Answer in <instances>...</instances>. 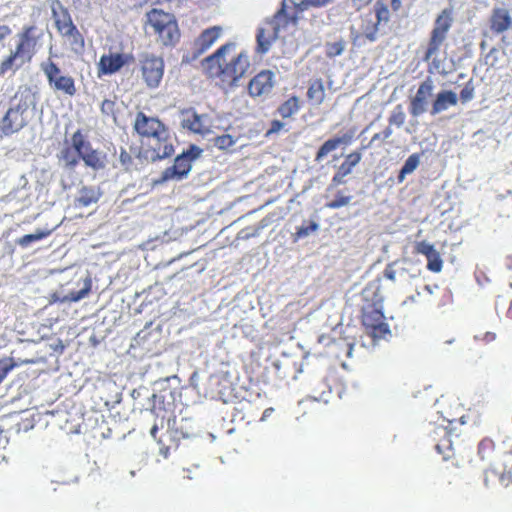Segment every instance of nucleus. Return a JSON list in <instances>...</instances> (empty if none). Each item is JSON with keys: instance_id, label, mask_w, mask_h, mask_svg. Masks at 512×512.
<instances>
[{"instance_id": "55", "label": "nucleus", "mask_w": 512, "mask_h": 512, "mask_svg": "<svg viewBox=\"0 0 512 512\" xmlns=\"http://www.w3.org/2000/svg\"><path fill=\"white\" fill-rule=\"evenodd\" d=\"M11 30L8 26H0V41H2L6 36L10 34Z\"/></svg>"}, {"instance_id": "4", "label": "nucleus", "mask_w": 512, "mask_h": 512, "mask_svg": "<svg viewBox=\"0 0 512 512\" xmlns=\"http://www.w3.org/2000/svg\"><path fill=\"white\" fill-rule=\"evenodd\" d=\"M32 103L29 91L18 92L11 100V105L0 122V131L9 136L21 130L27 123L25 113Z\"/></svg>"}, {"instance_id": "43", "label": "nucleus", "mask_w": 512, "mask_h": 512, "mask_svg": "<svg viewBox=\"0 0 512 512\" xmlns=\"http://www.w3.org/2000/svg\"><path fill=\"white\" fill-rule=\"evenodd\" d=\"M64 38L69 42L72 49L75 51L81 49L84 45V40L77 28H75V34L73 33L71 35H66Z\"/></svg>"}, {"instance_id": "13", "label": "nucleus", "mask_w": 512, "mask_h": 512, "mask_svg": "<svg viewBox=\"0 0 512 512\" xmlns=\"http://www.w3.org/2000/svg\"><path fill=\"white\" fill-rule=\"evenodd\" d=\"M179 123L185 130L195 134H206L209 132V120L205 115L196 113L193 109L179 111Z\"/></svg>"}, {"instance_id": "44", "label": "nucleus", "mask_w": 512, "mask_h": 512, "mask_svg": "<svg viewBox=\"0 0 512 512\" xmlns=\"http://www.w3.org/2000/svg\"><path fill=\"white\" fill-rule=\"evenodd\" d=\"M474 97V86L469 81L466 83V85L463 87V89L460 91V100L462 103H467L471 101Z\"/></svg>"}, {"instance_id": "47", "label": "nucleus", "mask_w": 512, "mask_h": 512, "mask_svg": "<svg viewBox=\"0 0 512 512\" xmlns=\"http://www.w3.org/2000/svg\"><path fill=\"white\" fill-rule=\"evenodd\" d=\"M284 127L285 124L282 121L274 119L270 122V127L266 131L265 136L269 137L271 135L278 134L280 131L284 129Z\"/></svg>"}, {"instance_id": "14", "label": "nucleus", "mask_w": 512, "mask_h": 512, "mask_svg": "<svg viewBox=\"0 0 512 512\" xmlns=\"http://www.w3.org/2000/svg\"><path fill=\"white\" fill-rule=\"evenodd\" d=\"M433 89V80L429 77L419 85L415 96L410 101L409 112L412 116L417 117L425 112L427 100L432 95Z\"/></svg>"}, {"instance_id": "6", "label": "nucleus", "mask_w": 512, "mask_h": 512, "mask_svg": "<svg viewBox=\"0 0 512 512\" xmlns=\"http://www.w3.org/2000/svg\"><path fill=\"white\" fill-rule=\"evenodd\" d=\"M390 19L391 12L388 5L383 0L376 1L373 10L360 17L359 30L356 38L362 37L370 42L376 41L380 28L387 25Z\"/></svg>"}, {"instance_id": "10", "label": "nucleus", "mask_w": 512, "mask_h": 512, "mask_svg": "<svg viewBox=\"0 0 512 512\" xmlns=\"http://www.w3.org/2000/svg\"><path fill=\"white\" fill-rule=\"evenodd\" d=\"M40 68L52 89L71 97L76 94L74 79L71 76L61 74L59 67L53 61L48 59L42 62Z\"/></svg>"}, {"instance_id": "11", "label": "nucleus", "mask_w": 512, "mask_h": 512, "mask_svg": "<svg viewBox=\"0 0 512 512\" xmlns=\"http://www.w3.org/2000/svg\"><path fill=\"white\" fill-rule=\"evenodd\" d=\"M275 85V73L272 70L263 69L250 79L247 92L252 98H266L272 93Z\"/></svg>"}, {"instance_id": "35", "label": "nucleus", "mask_w": 512, "mask_h": 512, "mask_svg": "<svg viewBox=\"0 0 512 512\" xmlns=\"http://www.w3.org/2000/svg\"><path fill=\"white\" fill-rule=\"evenodd\" d=\"M362 155L358 151H353L349 153L345 160L341 163V165L338 167L340 170L343 171V173L350 174L353 170V168L359 164L361 161Z\"/></svg>"}, {"instance_id": "50", "label": "nucleus", "mask_w": 512, "mask_h": 512, "mask_svg": "<svg viewBox=\"0 0 512 512\" xmlns=\"http://www.w3.org/2000/svg\"><path fill=\"white\" fill-rule=\"evenodd\" d=\"M347 175H348V174L343 173V171H342V170H340V169L338 168L337 172L334 174V176H333V178H332L331 184H332L333 186H338V185H340V184L345 183L344 178H345Z\"/></svg>"}, {"instance_id": "1", "label": "nucleus", "mask_w": 512, "mask_h": 512, "mask_svg": "<svg viewBox=\"0 0 512 512\" xmlns=\"http://www.w3.org/2000/svg\"><path fill=\"white\" fill-rule=\"evenodd\" d=\"M253 327H247L246 333L252 337L253 340L259 341L260 347L251 354V357L246 364V371L249 378L256 384L277 386L281 381L294 377L295 371L283 370V365L279 361H273L263 364L260 360L262 358V350L265 346L275 345V327L268 326L266 323L260 325L254 332Z\"/></svg>"}, {"instance_id": "57", "label": "nucleus", "mask_w": 512, "mask_h": 512, "mask_svg": "<svg viewBox=\"0 0 512 512\" xmlns=\"http://www.w3.org/2000/svg\"><path fill=\"white\" fill-rule=\"evenodd\" d=\"M384 275L387 279H389L391 281H395V279H396V273L392 269H386L384 272Z\"/></svg>"}, {"instance_id": "21", "label": "nucleus", "mask_w": 512, "mask_h": 512, "mask_svg": "<svg viewBox=\"0 0 512 512\" xmlns=\"http://www.w3.org/2000/svg\"><path fill=\"white\" fill-rule=\"evenodd\" d=\"M433 433L434 440H436V437L441 438L440 441L436 443L435 448L439 454L443 455V460H454L455 453L448 430L445 427L437 426L434 428Z\"/></svg>"}, {"instance_id": "32", "label": "nucleus", "mask_w": 512, "mask_h": 512, "mask_svg": "<svg viewBox=\"0 0 512 512\" xmlns=\"http://www.w3.org/2000/svg\"><path fill=\"white\" fill-rule=\"evenodd\" d=\"M420 163V155L418 153L411 154L405 161L403 167L397 176V182L400 184L405 180L406 175L416 170Z\"/></svg>"}, {"instance_id": "38", "label": "nucleus", "mask_w": 512, "mask_h": 512, "mask_svg": "<svg viewBox=\"0 0 512 512\" xmlns=\"http://www.w3.org/2000/svg\"><path fill=\"white\" fill-rule=\"evenodd\" d=\"M426 258L428 270L435 273H438L442 270L443 261L441 259L439 252L436 249L431 254H428Z\"/></svg>"}, {"instance_id": "53", "label": "nucleus", "mask_w": 512, "mask_h": 512, "mask_svg": "<svg viewBox=\"0 0 512 512\" xmlns=\"http://www.w3.org/2000/svg\"><path fill=\"white\" fill-rule=\"evenodd\" d=\"M372 2V0H352L353 6L357 9H361L363 7H366Z\"/></svg>"}, {"instance_id": "30", "label": "nucleus", "mask_w": 512, "mask_h": 512, "mask_svg": "<svg viewBox=\"0 0 512 512\" xmlns=\"http://www.w3.org/2000/svg\"><path fill=\"white\" fill-rule=\"evenodd\" d=\"M91 290V281L89 279L84 280L83 287L78 292H70L68 295L60 298L56 294L52 296V302H77L85 298Z\"/></svg>"}, {"instance_id": "24", "label": "nucleus", "mask_w": 512, "mask_h": 512, "mask_svg": "<svg viewBox=\"0 0 512 512\" xmlns=\"http://www.w3.org/2000/svg\"><path fill=\"white\" fill-rule=\"evenodd\" d=\"M458 103V97L452 90H444L437 94L432 104L431 114L435 115Z\"/></svg>"}, {"instance_id": "49", "label": "nucleus", "mask_w": 512, "mask_h": 512, "mask_svg": "<svg viewBox=\"0 0 512 512\" xmlns=\"http://www.w3.org/2000/svg\"><path fill=\"white\" fill-rule=\"evenodd\" d=\"M475 339L477 341L488 344L490 342H493L496 339V334L494 332H484L479 335H476Z\"/></svg>"}, {"instance_id": "45", "label": "nucleus", "mask_w": 512, "mask_h": 512, "mask_svg": "<svg viewBox=\"0 0 512 512\" xmlns=\"http://www.w3.org/2000/svg\"><path fill=\"white\" fill-rule=\"evenodd\" d=\"M435 250L433 244L428 243L427 241H419L415 244V252L418 254H422L425 257L428 254H431Z\"/></svg>"}, {"instance_id": "31", "label": "nucleus", "mask_w": 512, "mask_h": 512, "mask_svg": "<svg viewBox=\"0 0 512 512\" xmlns=\"http://www.w3.org/2000/svg\"><path fill=\"white\" fill-rule=\"evenodd\" d=\"M100 198V192L95 187H82L79 191L77 202L79 205L87 207L96 203Z\"/></svg>"}, {"instance_id": "23", "label": "nucleus", "mask_w": 512, "mask_h": 512, "mask_svg": "<svg viewBox=\"0 0 512 512\" xmlns=\"http://www.w3.org/2000/svg\"><path fill=\"white\" fill-rule=\"evenodd\" d=\"M302 104L299 96L291 95L279 104L276 112L282 119H291L301 110Z\"/></svg>"}, {"instance_id": "48", "label": "nucleus", "mask_w": 512, "mask_h": 512, "mask_svg": "<svg viewBox=\"0 0 512 512\" xmlns=\"http://www.w3.org/2000/svg\"><path fill=\"white\" fill-rule=\"evenodd\" d=\"M496 474H497L496 470L492 469V468H488L484 471L483 482H484L485 487L489 488L494 483Z\"/></svg>"}, {"instance_id": "37", "label": "nucleus", "mask_w": 512, "mask_h": 512, "mask_svg": "<svg viewBox=\"0 0 512 512\" xmlns=\"http://www.w3.org/2000/svg\"><path fill=\"white\" fill-rule=\"evenodd\" d=\"M72 149L75 150L79 155L91 147V145L85 141L81 131H76L71 138Z\"/></svg>"}, {"instance_id": "54", "label": "nucleus", "mask_w": 512, "mask_h": 512, "mask_svg": "<svg viewBox=\"0 0 512 512\" xmlns=\"http://www.w3.org/2000/svg\"><path fill=\"white\" fill-rule=\"evenodd\" d=\"M393 133V130L392 128L389 126H387L382 132H381V135H382V141H385L387 140Z\"/></svg>"}, {"instance_id": "41", "label": "nucleus", "mask_w": 512, "mask_h": 512, "mask_svg": "<svg viewBox=\"0 0 512 512\" xmlns=\"http://www.w3.org/2000/svg\"><path fill=\"white\" fill-rule=\"evenodd\" d=\"M405 119L406 115L403 111V107L399 104L393 109L388 121L390 125H396L400 127L404 124Z\"/></svg>"}, {"instance_id": "56", "label": "nucleus", "mask_w": 512, "mask_h": 512, "mask_svg": "<svg viewBox=\"0 0 512 512\" xmlns=\"http://www.w3.org/2000/svg\"><path fill=\"white\" fill-rule=\"evenodd\" d=\"M391 9L394 12H397L400 10L402 6L401 0H390Z\"/></svg>"}, {"instance_id": "17", "label": "nucleus", "mask_w": 512, "mask_h": 512, "mask_svg": "<svg viewBox=\"0 0 512 512\" xmlns=\"http://www.w3.org/2000/svg\"><path fill=\"white\" fill-rule=\"evenodd\" d=\"M489 28L492 33L499 35L512 28V16L507 8L495 7L489 17Z\"/></svg>"}, {"instance_id": "5", "label": "nucleus", "mask_w": 512, "mask_h": 512, "mask_svg": "<svg viewBox=\"0 0 512 512\" xmlns=\"http://www.w3.org/2000/svg\"><path fill=\"white\" fill-rule=\"evenodd\" d=\"M147 28L157 35V40L165 46L174 45L179 40V30L174 16L159 9L146 14Z\"/></svg>"}, {"instance_id": "18", "label": "nucleus", "mask_w": 512, "mask_h": 512, "mask_svg": "<svg viewBox=\"0 0 512 512\" xmlns=\"http://www.w3.org/2000/svg\"><path fill=\"white\" fill-rule=\"evenodd\" d=\"M132 59L129 54L110 53L102 55L98 63L99 74H113L119 71Z\"/></svg>"}, {"instance_id": "15", "label": "nucleus", "mask_w": 512, "mask_h": 512, "mask_svg": "<svg viewBox=\"0 0 512 512\" xmlns=\"http://www.w3.org/2000/svg\"><path fill=\"white\" fill-rule=\"evenodd\" d=\"M192 168L188 154L178 155L173 166L168 167L162 172L161 181H180L188 176Z\"/></svg>"}, {"instance_id": "39", "label": "nucleus", "mask_w": 512, "mask_h": 512, "mask_svg": "<svg viewBox=\"0 0 512 512\" xmlns=\"http://www.w3.org/2000/svg\"><path fill=\"white\" fill-rule=\"evenodd\" d=\"M325 49L326 56L329 58H334L343 53L345 49V41L341 39L335 42H329L326 44Z\"/></svg>"}, {"instance_id": "64", "label": "nucleus", "mask_w": 512, "mask_h": 512, "mask_svg": "<svg viewBox=\"0 0 512 512\" xmlns=\"http://www.w3.org/2000/svg\"><path fill=\"white\" fill-rule=\"evenodd\" d=\"M448 469H449V467H448V466H445V467L443 468V472L447 471Z\"/></svg>"}, {"instance_id": "27", "label": "nucleus", "mask_w": 512, "mask_h": 512, "mask_svg": "<svg viewBox=\"0 0 512 512\" xmlns=\"http://www.w3.org/2000/svg\"><path fill=\"white\" fill-rule=\"evenodd\" d=\"M308 101L313 105H321L326 97L325 87L322 79H315L309 84L307 93Z\"/></svg>"}, {"instance_id": "42", "label": "nucleus", "mask_w": 512, "mask_h": 512, "mask_svg": "<svg viewBox=\"0 0 512 512\" xmlns=\"http://www.w3.org/2000/svg\"><path fill=\"white\" fill-rule=\"evenodd\" d=\"M352 196H346L342 192H338L335 199L327 202L325 206L330 209H338L350 203Z\"/></svg>"}, {"instance_id": "16", "label": "nucleus", "mask_w": 512, "mask_h": 512, "mask_svg": "<svg viewBox=\"0 0 512 512\" xmlns=\"http://www.w3.org/2000/svg\"><path fill=\"white\" fill-rule=\"evenodd\" d=\"M202 66L210 78L218 79L222 83L224 81V45L220 46L214 54L205 58Z\"/></svg>"}, {"instance_id": "58", "label": "nucleus", "mask_w": 512, "mask_h": 512, "mask_svg": "<svg viewBox=\"0 0 512 512\" xmlns=\"http://www.w3.org/2000/svg\"><path fill=\"white\" fill-rule=\"evenodd\" d=\"M379 140H382L381 132H379V133H375V134L373 135V137H372V138H371V140H370V144H372V143H374V142H376V141H379Z\"/></svg>"}, {"instance_id": "33", "label": "nucleus", "mask_w": 512, "mask_h": 512, "mask_svg": "<svg viewBox=\"0 0 512 512\" xmlns=\"http://www.w3.org/2000/svg\"><path fill=\"white\" fill-rule=\"evenodd\" d=\"M319 229V224L311 220L307 224L304 223L302 226L298 227L296 231L292 234L293 242H298L300 239L308 237L311 233L316 232Z\"/></svg>"}, {"instance_id": "2", "label": "nucleus", "mask_w": 512, "mask_h": 512, "mask_svg": "<svg viewBox=\"0 0 512 512\" xmlns=\"http://www.w3.org/2000/svg\"><path fill=\"white\" fill-rule=\"evenodd\" d=\"M134 129L139 136L148 139L156 158L164 159L174 153L173 137L158 118L139 112L134 120Z\"/></svg>"}, {"instance_id": "34", "label": "nucleus", "mask_w": 512, "mask_h": 512, "mask_svg": "<svg viewBox=\"0 0 512 512\" xmlns=\"http://www.w3.org/2000/svg\"><path fill=\"white\" fill-rule=\"evenodd\" d=\"M80 155L72 148H65L61 151L60 161L69 169H73L79 162Z\"/></svg>"}, {"instance_id": "22", "label": "nucleus", "mask_w": 512, "mask_h": 512, "mask_svg": "<svg viewBox=\"0 0 512 512\" xmlns=\"http://www.w3.org/2000/svg\"><path fill=\"white\" fill-rule=\"evenodd\" d=\"M352 138V134L346 133L343 136L328 139L320 146V148L316 152L315 161H322L329 153L336 150L341 144H350Z\"/></svg>"}, {"instance_id": "61", "label": "nucleus", "mask_w": 512, "mask_h": 512, "mask_svg": "<svg viewBox=\"0 0 512 512\" xmlns=\"http://www.w3.org/2000/svg\"><path fill=\"white\" fill-rule=\"evenodd\" d=\"M223 141H224V140H223V138H222V137H218V138H217V143H222ZM219 147H220V148H222V145H221V144H219Z\"/></svg>"}, {"instance_id": "20", "label": "nucleus", "mask_w": 512, "mask_h": 512, "mask_svg": "<svg viewBox=\"0 0 512 512\" xmlns=\"http://www.w3.org/2000/svg\"><path fill=\"white\" fill-rule=\"evenodd\" d=\"M34 32V28L33 27H27L25 28V30L23 31V33H21L18 37H19V42L16 46V50L19 51L21 53V55L28 61L30 62L34 53H35V50H36V45H37V37L34 36L33 34Z\"/></svg>"}, {"instance_id": "62", "label": "nucleus", "mask_w": 512, "mask_h": 512, "mask_svg": "<svg viewBox=\"0 0 512 512\" xmlns=\"http://www.w3.org/2000/svg\"><path fill=\"white\" fill-rule=\"evenodd\" d=\"M508 313L511 315L512 317V302L510 303V306H509V309H508Z\"/></svg>"}, {"instance_id": "63", "label": "nucleus", "mask_w": 512, "mask_h": 512, "mask_svg": "<svg viewBox=\"0 0 512 512\" xmlns=\"http://www.w3.org/2000/svg\"><path fill=\"white\" fill-rule=\"evenodd\" d=\"M452 465H453L454 467H458V463H457V462L452 461Z\"/></svg>"}, {"instance_id": "12", "label": "nucleus", "mask_w": 512, "mask_h": 512, "mask_svg": "<svg viewBox=\"0 0 512 512\" xmlns=\"http://www.w3.org/2000/svg\"><path fill=\"white\" fill-rule=\"evenodd\" d=\"M251 68L249 56L240 52L226 63V83L230 86H237L239 81L246 77Z\"/></svg>"}, {"instance_id": "9", "label": "nucleus", "mask_w": 512, "mask_h": 512, "mask_svg": "<svg viewBox=\"0 0 512 512\" xmlns=\"http://www.w3.org/2000/svg\"><path fill=\"white\" fill-rule=\"evenodd\" d=\"M361 322L367 335L374 341L384 339L391 333L382 310L374 305H369L363 309Z\"/></svg>"}, {"instance_id": "60", "label": "nucleus", "mask_w": 512, "mask_h": 512, "mask_svg": "<svg viewBox=\"0 0 512 512\" xmlns=\"http://www.w3.org/2000/svg\"><path fill=\"white\" fill-rule=\"evenodd\" d=\"M313 402H314V401L307 399V400H305V401L300 402V405H306V404H308V403H313Z\"/></svg>"}, {"instance_id": "3", "label": "nucleus", "mask_w": 512, "mask_h": 512, "mask_svg": "<svg viewBox=\"0 0 512 512\" xmlns=\"http://www.w3.org/2000/svg\"><path fill=\"white\" fill-rule=\"evenodd\" d=\"M289 25H297L296 16L291 15L282 4L277 13L258 28L256 34V52L258 54L267 53L272 44L279 37L280 31Z\"/></svg>"}, {"instance_id": "29", "label": "nucleus", "mask_w": 512, "mask_h": 512, "mask_svg": "<svg viewBox=\"0 0 512 512\" xmlns=\"http://www.w3.org/2000/svg\"><path fill=\"white\" fill-rule=\"evenodd\" d=\"M80 159H82L86 166L91 167L94 170H98L104 167V158L100 152L92 149V147L83 151L80 154Z\"/></svg>"}, {"instance_id": "52", "label": "nucleus", "mask_w": 512, "mask_h": 512, "mask_svg": "<svg viewBox=\"0 0 512 512\" xmlns=\"http://www.w3.org/2000/svg\"><path fill=\"white\" fill-rule=\"evenodd\" d=\"M113 105H114V104H113V102H112V101L105 100V101H103V103H102V107H101V109H102V111H103L104 113L109 114V113H111V112H112Z\"/></svg>"}, {"instance_id": "28", "label": "nucleus", "mask_w": 512, "mask_h": 512, "mask_svg": "<svg viewBox=\"0 0 512 512\" xmlns=\"http://www.w3.org/2000/svg\"><path fill=\"white\" fill-rule=\"evenodd\" d=\"M55 16V24L59 33L65 37L66 35L75 34L76 26L73 24L71 16L68 11L63 9L60 14H56L53 10Z\"/></svg>"}, {"instance_id": "36", "label": "nucleus", "mask_w": 512, "mask_h": 512, "mask_svg": "<svg viewBox=\"0 0 512 512\" xmlns=\"http://www.w3.org/2000/svg\"><path fill=\"white\" fill-rule=\"evenodd\" d=\"M51 230L49 229H37L34 233L26 234L18 240V244L22 247H28L32 242L39 241L48 235H50Z\"/></svg>"}, {"instance_id": "59", "label": "nucleus", "mask_w": 512, "mask_h": 512, "mask_svg": "<svg viewBox=\"0 0 512 512\" xmlns=\"http://www.w3.org/2000/svg\"><path fill=\"white\" fill-rule=\"evenodd\" d=\"M157 431H158V426L155 424L152 426V428L150 429V435L156 439V434H157Z\"/></svg>"}, {"instance_id": "40", "label": "nucleus", "mask_w": 512, "mask_h": 512, "mask_svg": "<svg viewBox=\"0 0 512 512\" xmlns=\"http://www.w3.org/2000/svg\"><path fill=\"white\" fill-rule=\"evenodd\" d=\"M495 444L489 438H484L478 444V455L482 460L488 458L494 451Z\"/></svg>"}, {"instance_id": "46", "label": "nucleus", "mask_w": 512, "mask_h": 512, "mask_svg": "<svg viewBox=\"0 0 512 512\" xmlns=\"http://www.w3.org/2000/svg\"><path fill=\"white\" fill-rule=\"evenodd\" d=\"M499 482L503 487L512 486V465L505 468L499 475Z\"/></svg>"}, {"instance_id": "51", "label": "nucleus", "mask_w": 512, "mask_h": 512, "mask_svg": "<svg viewBox=\"0 0 512 512\" xmlns=\"http://www.w3.org/2000/svg\"><path fill=\"white\" fill-rule=\"evenodd\" d=\"M201 152L202 150L199 147L191 146L189 150L183 152L182 154H188L190 162L192 163L194 159H197L200 156Z\"/></svg>"}, {"instance_id": "25", "label": "nucleus", "mask_w": 512, "mask_h": 512, "mask_svg": "<svg viewBox=\"0 0 512 512\" xmlns=\"http://www.w3.org/2000/svg\"><path fill=\"white\" fill-rule=\"evenodd\" d=\"M25 63H28V61L21 55V53L16 49L12 50L0 63V77H3L9 72L12 74L15 73Z\"/></svg>"}, {"instance_id": "7", "label": "nucleus", "mask_w": 512, "mask_h": 512, "mask_svg": "<svg viewBox=\"0 0 512 512\" xmlns=\"http://www.w3.org/2000/svg\"><path fill=\"white\" fill-rule=\"evenodd\" d=\"M452 9L446 8L435 19L434 27L430 33V38L423 57V61L433 60L439 53V50L447 38V34L452 26Z\"/></svg>"}, {"instance_id": "8", "label": "nucleus", "mask_w": 512, "mask_h": 512, "mask_svg": "<svg viewBox=\"0 0 512 512\" xmlns=\"http://www.w3.org/2000/svg\"><path fill=\"white\" fill-rule=\"evenodd\" d=\"M142 78L149 88L159 87L164 74V61L162 57L148 51L138 55Z\"/></svg>"}, {"instance_id": "26", "label": "nucleus", "mask_w": 512, "mask_h": 512, "mask_svg": "<svg viewBox=\"0 0 512 512\" xmlns=\"http://www.w3.org/2000/svg\"><path fill=\"white\" fill-rule=\"evenodd\" d=\"M221 33V27H213L205 30L196 42L198 54H202L207 51L216 42V40L220 38Z\"/></svg>"}, {"instance_id": "19", "label": "nucleus", "mask_w": 512, "mask_h": 512, "mask_svg": "<svg viewBox=\"0 0 512 512\" xmlns=\"http://www.w3.org/2000/svg\"><path fill=\"white\" fill-rule=\"evenodd\" d=\"M334 0H283V6L288 10L291 15L296 16V21L298 22L300 15L308 10L310 7L320 8L324 7Z\"/></svg>"}]
</instances>
